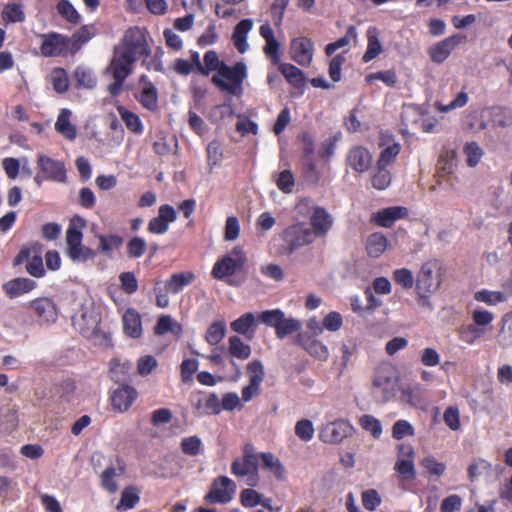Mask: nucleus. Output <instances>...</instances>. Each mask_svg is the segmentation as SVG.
I'll use <instances>...</instances> for the list:
<instances>
[{"label": "nucleus", "instance_id": "nucleus-51", "mask_svg": "<svg viewBox=\"0 0 512 512\" xmlns=\"http://www.w3.org/2000/svg\"><path fill=\"white\" fill-rule=\"evenodd\" d=\"M401 150L399 143L393 142L385 147L381 153L377 162V167H387L396 159L397 155Z\"/></svg>", "mask_w": 512, "mask_h": 512}, {"label": "nucleus", "instance_id": "nucleus-58", "mask_svg": "<svg viewBox=\"0 0 512 512\" xmlns=\"http://www.w3.org/2000/svg\"><path fill=\"white\" fill-rule=\"evenodd\" d=\"M314 433L313 423L308 419L299 420L295 425V434L304 442L311 441Z\"/></svg>", "mask_w": 512, "mask_h": 512}, {"label": "nucleus", "instance_id": "nucleus-40", "mask_svg": "<svg viewBox=\"0 0 512 512\" xmlns=\"http://www.w3.org/2000/svg\"><path fill=\"white\" fill-rule=\"evenodd\" d=\"M501 322L497 340L502 347H509L512 345V312L505 314Z\"/></svg>", "mask_w": 512, "mask_h": 512}, {"label": "nucleus", "instance_id": "nucleus-32", "mask_svg": "<svg viewBox=\"0 0 512 512\" xmlns=\"http://www.w3.org/2000/svg\"><path fill=\"white\" fill-rule=\"evenodd\" d=\"M383 51L382 44L378 38V30L375 27H369L367 30V49L363 55L365 63L376 58Z\"/></svg>", "mask_w": 512, "mask_h": 512}, {"label": "nucleus", "instance_id": "nucleus-11", "mask_svg": "<svg viewBox=\"0 0 512 512\" xmlns=\"http://www.w3.org/2000/svg\"><path fill=\"white\" fill-rule=\"evenodd\" d=\"M466 41L467 37L464 34L456 33L430 46L427 53L433 63L441 64L459 45Z\"/></svg>", "mask_w": 512, "mask_h": 512}, {"label": "nucleus", "instance_id": "nucleus-21", "mask_svg": "<svg viewBox=\"0 0 512 512\" xmlns=\"http://www.w3.org/2000/svg\"><path fill=\"white\" fill-rule=\"evenodd\" d=\"M30 307L35 311L41 324L51 325L58 318L56 305L49 298L35 299L30 302Z\"/></svg>", "mask_w": 512, "mask_h": 512}, {"label": "nucleus", "instance_id": "nucleus-57", "mask_svg": "<svg viewBox=\"0 0 512 512\" xmlns=\"http://www.w3.org/2000/svg\"><path fill=\"white\" fill-rule=\"evenodd\" d=\"M122 469L116 470L113 467L106 468L101 475V483L104 489L115 492L118 488L115 477L121 475Z\"/></svg>", "mask_w": 512, "mask_h": 512}, {"label": "nucleus", "instance_id": "nucleus-64", "mask_svg": "<svg viewBox=\"0 0 512 512\" xmlns=\"http://www.w3.org/2000/svg\"><path fill=\"white\" fill-rule=\"evenodd\" d=\"M276 185L283 193H291L295 185V179L292 172L290 170L282 171L276 179Z\"/></svg>", "mask_w": 512, "mask_h": 512}, {"label": "nucleus", "instance_id": "nucleus-18", "mask_svg": "<svg viewBox=\"0 0 512 512\" xmlns=\"http://www.w3.org/2000/svg\"><path fill=\"white\" fill-rule=\"evenodd\" d=\"M402 122L406 127H409L410 125L418 126L426 133L433 132L437 125V120L435 118L424 117L419 109L414 106H407L403 109Z\"/></svg>", "mask_w": 512, "mask_h": 512}, {"label": "nucleus", "instance_id": "nucleus-56", "mask_svg": "<svg viewBox=\"0 0 512 512\" xmlns=\"http://www.w3.org/2000/svg\"><path fill=\"white\" fill-rule=\"evenodd\" d=\"M464 153L466 155V162L470 167L478 165L483 156V150L476 142L466 143Z\"/></svg>", "mask_w": 512, "mask_h": 512}, {"label": "nucleus", "instance_id": "nucleus-37", "mask_svg": "<svg viewBox=\"0 0 512 512\" xmlns=\"http://www.w3.org/2000/svg\"><path fill=\"white\" fill-rule=\"evenodd\" d=\"M278 64L280 72L291 85L299 87L304 83V74L299 68L289 63Z\"/></svg>", "mask_w": 512, "mask_h": 512}, {"label": "nucleus", "instance_id": "nucleus-13", "mask_svg": "<svg viewBox=\"0 0 512 512\" xmlns=\"http://www.w3.org/2000/svg\"><path fill=\"white\" fill-rule=\"evenodd\" d=\"M353 427L349 421L338 419L326 424L320 431L321 441L329 444H339L352 433Z\"/></svg>", "mask_w": 512, "mask_h": 512}, {"label": "nucleus", "instance_id": "nucleus-49", "mask_svg": "<svg viewBox=\"0 0 512 512\" xmlns=\"http://www.w3.org/2000/svg\"><path fill=\"white\" fill-rule=\"evenodd\" d=\"M423 388L416 384L402 390L401 399L410 406H418L422 402Z\"/></svg>", "mask_w": 512, "mask_h": 512}, {"label": "nucleus", "instance_id": "nucleus-25", "mask_svg": "<svg viewBox=\"0 0 512 512\" xmlns=\"http://www.w3.org/2000/svg\"><path fill=\"white\" fill-rule=\"evenodd\" d=\"M138 396L137 391L131 386H122L114 390L111 395V403L119 412L127 411Z\"/></svg>", "mask_w": 512, "mask_h": 512}, {"label": "nucleus", "instance_id": "nucleus-44", "mask_svg": "<svg viewBox=\"0 0 512 512\" xmlns=\"http://www.w3.org/2000/svg\"><path fill=\"white\" fill-rule=\"evenodd\" d=\"M168 332L179 335L182 332V328L171 316L163 315L158 319L155 327V333L157 335H164Z\"/></svg>", "mask_w": 512, "mask_h": 512}, {"label": "nucleus", "instance_id": "nucleus-12", "mask_svg": "<svg viewBox=\"0 0 512 512\" xmlns=\"http://www.w3.org/2000/svg\"><path fill=\"white\" fill-rule=\"evenodd\" d=\"M236 492V484L226 476L216 478L209 493L205 496L209 503L226 504L230 502Z\"/></svg>", "mask_w": 512, "mask_h": 512}, {"label": "nucleus", "instance_id": "nucleus-22", "mask_svg": "<svg viewBox=\"0 0 512 512\" xmlns=\"http://www.w3.org/2000/svg\"><path fill=\"white\" fill-rule=\"evenodd\" d=\"M37 164L46 178L58 182L65 181L66 171L62 162L40 153L37 157Z\"/></svg>", "mask_w": 512, "mask_h": 512}, {"label": "nucleus", "instance_id": "nucleus-39", "mask_svg": "<svg viewBox=\"0 0 512 512\" xmlns=\"http://www.w3.org/2000/svg\"><path fill=\"white\" fill-rule=\"evenodd\" d=\"M302 324L299 320L294 318H287L285 313L279 322V326L275 329V333L279 339H284L286 336L300 330Z\"/></svg>", "mask_w": 512, "mask_h": 512}, {"label": "nucleus", "instance_id": "nucleus-53", "mask_svg": "<svg viewBox=\"0 0 512 512\" xmlns=\"http://www.w3.org/2000/svg\"><path fill=\"white\" fill-rule=\"evenodd\" d=\"M415 459H397L394 469L399 475L406 480H413L416 477Z\"/></svg>", "mask_w": 512, "mask_h": 512}, {"label": "nucleus", "instance_id": "nucleus-28", "mask_svg": "<svg viewBox=\"0 0 512 512\" xmlns=\"http://www.w3.org/2000/svg\"><path fill=\"white\" fill-rule=\"evenodd\" d=\"M124 333L132 338L142 334V321L140 314L133 308H128L122 315Z\"/></svg>", "mask_w": 512, "mask_h": 512}, {"label": "nucleus", "instance_id": "nucleus-48", "mask_svg": "<svg viewBox=\"0 0 512 512\" xmlns=\"http://www.w3.org/2000/svg\"><path fill=\"white\" fill-rule=\"evenodd\" d=\"M359 425L362 429L369 432L374 438H379L382 434L381 422L372 415H362L359 418Z\"/></svg>", "mask_w": 512, "mask_h": 512}, {"label": "nucleus", "instance_id": "nucleus-17", "mask_svg": "<svg viewBox=\"0 0 512 512\" xmlns=\"http://www.w3.org/2000/svg\"><path fill=\"white\" fill-rule=\"evenodd\" d=\"M74 326L86 337L93 335L99 328L100 316L93 307H83L74 317Z\"/></svg>", "mask_w": 512, "mask_h": 512}, {"label": "nucleus", "instance_id": "nucleus-34", "mask_svg": "<svg viewBox=\"0 0 512 512\" xmlns=\"http://www.w3.org/2000/svg\"><path fill=\"white\" fill-rule=\"evenodd\" d=\"M388 247L387 238L381 233L371 234L366 241V250L369 256L378 258Z\"/></svg>", "mask_w": 512, "mask_h": 512}, {"label": "nucleus", "instance_id": "nucleus-15", "mask_svg": "<svg viewBox=\"0 0 512 512\" xmlns=\"http://www.w3.org/2000/svg\"><path fill=\"white\" fill-rule=\"evenodd\" d=\"M228 353L230 356V364L235 368L234 381H238L242 377L240 366L235 360L245 361L252 353L250 345L246 344L239 336H231L228 339Z\"/></svg>", "mask_w": 512, "mask_h": 512}, {"label": "nucleus", "instance_id": "nucleus-16", "mask_svg": "<svg viewBox=\"0 0 512 512\" xmlns=\"http://www.w3.org/2000/svg\"><path fill=\"white\" fill-rule=\"evenodd\" d=\"M137 60L115 48L113 58L107 68V71L113 75L114 79L125 80L133 71V65Z\"/></svg>", "mask_w": 512, "mask_h": 512}, {"label": "nucleus", "instance_id": "nucleus-24", "mask_svg": "<svg viewBox=\"0 0 512 512\" xmlns=\"http://www.w3.org/2000/svg\"><path fill=\"white\" fill-rule=\"evenodd\" d=\"M72 111L62 108L57 116L54 128L63 138L72 142L77 138V127L72 123Z\"/></svg>", "mask_w": 512, "mask_h": 512}, {"label": "nucleus", "instance_id": "nucleus-35", "mask_svg": "<svg viewBox=\"0 0 512 512\" xmlns=\"http://www.w3.org/2000/svg\"><path fill=\"white\" fill-rule=\"evenodd\" d=\"M74 78L78 88L93 89L97 85V77L94 72L85 66H79L75 69Z\"/></svg>", "mask_w": 512, "mask_h": 512}, {"label": "nucleus", "instance_id": "nucleus-9", "mask_svg": "<svg viewBox=\"0 0 512 512\" xmlns=\"http://www.w3.org/2000/svg\"><path fill=\"white\" fill-rule=\"evenodd\" d=\"M316 237L305 222H297L287 227L283 232V241L289 253L311 244Z\"/></svg>", "mask_w": 512, "mask_h": 512}, {"label": "nucleus", "instance_id": "nucleus-20", "mask_svg": "<svg viewBox=\"0 0 512 512\" xmlns=\"http://www.w3.org/2000/svg\"><path fill=\"white\" fill-rule=\"evenodd\" d=\"M42 37L41 53L43 56L53 57L67 52L69 48V40L67 37L57 33L43 35Z\"/></svg>", "mask_w": 512, "mask_h": 512}, {"label": "nucleus", "instance_id": "nucleus-46", "mask_svg": "<svg viewBox=\"0 0 512 512\" xmlns=\"http://www.w3.org/2000/svg\"><path fill=\"white\" fill-rule=\"evenodd\" d=\"M50 82L58 93H64L69 87V78L66 71L62 68H55L50 73Z\"/></svg>", "mask_w": 512, "mask_h": 512}, {"label": "nucleus", "instance_id": "nucleus-2", "mask_svg": "<svg viewBox=\"0 0 512 512\" xmlns=\"http://www.w3.org/2000/svg\"><path fill=\"white\" fill-rule=\"evenodd\" d=\"M247 77V67L243 62L234 66L222 64L219 71L212 77V82L222 91L233 96H239L243 91V81Z\"/></svg>", "mask_w": 512, "mask_h": 512}, {"label": "nucleus", "instance_id": "nucleus-8", "mask_svg": "<svg viewBox=\"0 0 512 512\" xmlns=\"http://www.w3.org/2000/svg\"><path fill=\"white\" fill-rule=\"evenodd\" d=\"M116 48L122 52H126L129 56H133L136 60L138 57L148 56L150 54L146 32L139 28H130L127 30L122 43Z\"/></svg>", "mask_w": 512, "mask_h": 512}, {"label": "nucleus", "instance_id": "nucleus-43", "mask_svg": "<svg viewBox=\"0 0 512 512\" xmlns=\"http://www.w3.org/2000/svg\"><path fill=\"white\" fill-rule=\"evenodd\" d=\"M226 334V323L225 321H215L207 329L205 334V340L210 345L219 344Z\"/></svg>", "mask_w": 512, "mask_h": 512}, {"label": "nucleus", "instance_id": "nucleus-59", "mask_svg": "<svg viewBox=\"0 0 512 512\" xmlns=\"http://www.w3.org/2000/svg\"><path fill=\"white\" fill-rule=\"evenodd\" d=\"M131 369L132 363L130 361L120 362L118 359L111 361V374L115 381L125 380Z\"/></svg>", "mask_w": 512, "mask_h": 512}, {"label": "nucleus", "instance_id": "nucleus-52", "mask_svg": "<svg viewBox=\"0 0 512 512\" xmlns=\"http://www.w3.org/2000/svg\"><path fill=\"white\" fill-rule=\"evenodd\" d=\"M98 240H99V249L106 255H111L112 252L114 250L118 249L123 242L122 237H120L118 235H109V236L99 235Z\"/></svg>", "mask_w": 512, "mask_h": 512}, {"label": "nucleus", "instance_id": "nucleus-23", "mask_svg": "<svg viewBox=\"0 0 512 512\" xmlns=\"http://www.w3.org/2000/svg\"><path fill=\"white\" fill-rule=\"evenodd\" d=\"M347 163L354 171L364 173L372 165V155L367 148L356 146L348 152Z\"/></svg>", "mask_w": 512, "mask_h": 512}, {"label": "nucleus", "instance_id": "nucleus-30", "mask_svg": "<svg viewBox=\"0 0 512 512\" xmlns=\"http://www.w3.org/2000/svg\"><path fill=\"white\" fill-rule=\"evenodd\" d=\"M258 324L256 316L249 312L240 316L238 319L231 323V329L239 334L246 336L248 339H252Z\"/></svg>", "mask_w": 512, "mask_h": 512}, {"label": "nucleus", "instance_id": "nucleus-41", "mask_svg": "<svg viewBox=\"0 0 512 512\" xmlns=\"http://www.w3.org/2000/svg\"><path fill=\"white\" fill-rule=\"evenodd\" d=\"M2 18L5 23L23 22L25 20L23 6L19 3H8L3 8Z\"/></svg>", "mask_w": 512, "mask_h": 512}, {"label": "nucleus", "instance_id": "nucleus-55", "mask_svg": "<svg viewBox=\"0 0 512 512\" xmlns=\"http://www.w3.org/2000/svg\"><path fill=\"white\" fill-rule=\"evenodd\" d=\"M181 449L183 453L189 456H197L201 454L203 450V444L198 436H190L182 439Z\"/></svg>", "mask_w": 512, "mask_h": 512}, {"label": "nucleus", "instance_id": "nucleus-47", "mask_svg": "<svg viewBox=\"0 0 512 512\" xmlns=\"http://www.w3.org/2000/svg\"><path fill=\"white\" fill-rule=\"evenodd\" d=\"M420 465L432 476L440 478L446 471V465L439 462L434 456L429 455L424 457Z\"/></svg>", "mask_w": 512, "mask_h": 512}, {"label": "nucleus", "instance_id": "nucleus-14", "mask_svg": "<svg viewBox=\"0 0 512 512\" xmlns=\"http://www.w3.org/2000/svg\"><path fill=\"white\" fill-rule=\"evenodd\" d=\"M290 57L300 66L307 67L311 64L314 55V43L310 38L301 36L291 40Z\"/></svg>", "mask_w": 512, "mask_h": 512}, {"label": "nucleus", "instance_id": "nucleus-45", "mask_svg": "<svg viewBox=\"0 0 512 512\" xmlns=\"http://www.w3.org/2000/svg\"><path fill=\"white\" fill-rule=\"evenodd\" d=\"M486 333L485 328L477 327L473 324L463 326L459 329V338L468 345H473Z\"/></svg>", "mask_w": 512, "mask_h": 512}, {"label": "nucleus", "instance_id": "nucleus-31", "mask_svg": "<svg viewBox=\"0 0 512 512\" xmlns=\"http://www.w3.org/2000/svg\"><path fill=\"white\" fill-rule=\"evenodd\" d=\"M406 213L407 210L403 207H388L377 212L374 216V220L380 226L390 227L396 220L403 218Z\"/></svg>", "mask_w": 512, "mask_h": 512}, {"label": "nucleus", "instance_id": "nucleus-19", "mask_svg": "<svg viewBox=\"0 0 512 512\" xmlns=\"http://www.w3.org/2000/svg\"><path fill=\"white\" fill-rule=\"evenodd\" d=\"M137 99L145 109L152 112L158 110V90L145 75L140 77Z\"/></svg>", "mask_w": 512, "mask_h": 512}, {"label": "nucleus", "instance_id": "nucleus-4", "mask_svg": "<svg viewBox=\"0 0 512 512\" xmlns=\"http://www.w3.org/2000/svg\"><path fill=\"white\" fill-rule=\"evenodd\" d=\"M397 382L396 370L391 364L379 365L372 382L373 396L381 402L390 401L396 395Z\"/></svg>", "mask_w": 512, "mask_h": 512}, {"label": "nucleus", "instance_id": "nucleus-62", "mask_svg": "<svg viewBox=\"0 0 512 512\" xmlns=\"http://www.w3.org/2000/svg\"><path fill=\"white\" fill-rule=\"evenodd\" d=\"M247 372L249 375V382L260 384L264 380L265 372L264 366L260 360H253L247 365Z\"/></svg>", "mask_w": 512, "mask_h": 512}, {"label": "nucleus", "instance_id": "nucleus-27", "mask_svg": "<svg viewBox=\"0 0 512 512\" xmlns=\"http://www.w3.org/2000/svg\"><path fill=\"white\" fill-rule=\"evenodd\" d=\"M253 26L254 23L252 19H243L235 26L232 41L238 52L245 53L248 50L249 44L247 37L249 32L253 29Z\"/></svg>", "mask_w": 512, "mask_h": 512}, {"label": "nucleus", "instance_id": "nucleus-60", "mask_svg": "<svg viewBox=\"0 0 512 512\" xmlns=\"http://www.w3.org/2000/svg\"><path fill=\"white\" fill-rule=\"evenodd\" d=\"M147 249L146 241L141 237H134L127 243V255L130 258L141 257Z\"/></svg>", "mask_w": 512, "mask_h": 512}, {"label": "nucleus", "instance_id": "nucleus-36", "mask_svg": "<svg viewBox=\"0 0 512 512\" xmlns=\"http://www.w3.org/2000/svg\"><path fill=\"white\" fill-rule=\"evenodd\" d=\"M117 111H118L119 116L121 117L122 121L125 123L126 127L131 132L136 133V134H142V132L144 130V126H143V123L140 120L138 115L127 110L123 106H119L117 108Z\"/></svg>", "mask_w": 512, "mask_h": 512}, {"label": "nucleus", "instance_id": "nucleus-3", "mask_svg": "<svg viewBox=\"0 0 512 512\" xmlns=\"http://www.w3.org/2000/svg\"><path fill=\"white\" fill-rule=\"evenodd\" d=\"M85 226V220L80 217L72 219L67 231V255L75 262H85L95 257V252L82 245V228Z\"/></svg>", "mask_w": 512, "mask_h": 512}, {"label": "nucleus", "instance_id": "nucleus-54", "mask_svg": "<svg viewBox=\"0 0 512 512\" xmlns=\"http://www.w3.org/2000/svg\"><path fill=\"white\" fill-rule=\"evenodd\" d=\"M139 501L138 491L133 487H128L123 490L121 499L117 504L118 510L132 509Z\"/></svg>", "mask_w": 512, "mask_h": 512}, {"label": "nucleus", "instance_id": "nucleus-10", "mask_svg": "<svg viewBox=\"0 0 512 512\" xmlns=\"http://www.w3.org/2000/svg\"><path fill=\"white\" fill-rule=\"evenodd\" d=\"M246 256L241 247L233 248L226 256L218 260L212 270L216 279H223L238 272L244 265Z\"/></svg>", "mask_w": 512, "mask_h": 512}, {"label": "nucleus", "instance_id": "nucleus-61", "mask_svg": "<svg viewBox=\"0 0 512 512\" xmlns=\"http://www.w3.org/2000/svg\"><path fill=\"white\" fill-rule=\"evenodd\" d=\"M473 325L485 328L489 326L494 320V314L483 308H476L472 311Z\"/></svg>", "mask_w": 512, "mask_h": 512}, {"label": "nucleus", "instance_id": "nucleus-26", "mask_svg": "<svg viewBox=\"0 0 512 512\" xmlns=\"http://www.w3.org/2000/svg\"><path fill=\"white\" fill-rule=\"evenodd\" d=\"M297 342L302 346L312 357L326 361L329 357V350L327 346L320 340H317L306 333H300Z\"/></svg>", "mask_w": 512, "mask_h": 512}, {"label": "nucleus", "instance_id": "nucleus-6", "mask_svg": "<svg viewBox=\"0 0 512 512\" xmlns=\"http://www.w3.org/2000/svg\"><path fill=\"white\" fill-rule=\"evenodd\" d=\"M258 462L259 456L251 446L246 445L243 450V457L236 458L232 462L231 473L237 477L245 478L246 484L254 487L260 480Z\"/></svg>", "mask_w": 512, "mask_h": 512}, {"label": "nucleus", "instance_id": "nucleus-7", "mask_svg": "<svg viewBox=\"0 0 512 512\" xmlns=\"http://www.w3.org/2000/svg\"><path fill=\"white\" fill-rule=\"evenodd\" d=\"M443 268L437 260L422 264L416 278V291L436 293L443 281Z\"/></svg>", "mask_w": 512, "mask_h": 512}, {"label": "nucleus", "instance_id": "nucleus-38", "mask_svg": "<svg viewBox=\"0 0 512 512\" xmlns=\"http://www.w3.org/2000/svg\"><path fill=\"white\" fill-rule=\"evenodd\" d=\"M59 15L72 25L81 22V15L68 0H60L56 6Z\"/></svg>", "mask_w": 512, "mask_h": 512}, {"label": "nucleus", "instance_id": "nucleus-50", "mask_svg": "<svg viewBox=\"0 0 512 512\" xmlns=\"http://www.w3.org/2000/svg\"><path fill=\"white\" fill-rule=\"evenodd\" d=\"M357 38V32L355 27L350 26L347 29L346 34L339 38L337 41L329 43L326 48L325 52L328 56L332 55L335 51H337L340 48H343L351 43L352 40H355Z\"/></svg>", "mask_w": 512, "mask_h": 512}, {"label": "nucleus", "instance_id": "nucleus-63", "mask_svg": "<svg viewBox=\"0 0 512 512\" xmlns=\"http://www.w3.org/2000/svg\"><path fill=\"white\" fill-rule=\"evenodd\" d=\"M158 366L157 359L152 355H145L139 358L137 362V370L141 376L151 374Z\"/></svg>", "mask_w": 512, "mask_h": 512}, {"label": "nucleus", "instance_id": "nucleus-42", "mask_svg": "<svg viewBox=\"0 0 512 512\" xmlns=\"http://www.w3.org/2000/svg\"><path fill=\"white\" fill-rule=\"evenodd\" d=\"M260 457L264 467L267 468L277 479H285V468L278 458L271 453H263Z\"/></svg>", "mask_w": 512, "mask_h": 512}, {"label": "nucleus", "instance_id": "nucleus-5", "mask_svg": "<svg viewBox=\"0 0 512 512\" xmlns=\"http://www.w3.org/2000/svg\"><path fill=\"white\" fill-rule=\"evenodd\" d=\"M194 280V273L191 271H185L172 274L171 277L164 283L157 282L154 287L156 305L160 308L168 307L170 303L168 294L180 293L186 286L190 285Z\"/></svg>", "mask_w": 512, "mask_h": 512}, {"label": "nucleus", "instance_id": "nucleus-1", "mask_svg": "<svg viewBox=\"0 0 512 512\" xmlns=\"http://www.w3.org/2000/svg\"><path fill=\"white\" fill-rule=\"evenodd\" d=\"M296 211L300 216L309 217V227L316 238L325 237L333 226L332 215L324 207L316 205L310 198L299 200Z\"/></svg>", "mask_w": 512, "mask_h": 512}, {"label": "nucleus", "instance_id": "nucleus-29", "mask_svg": "<svg viewBox=\"0 0 512 512\" xmlns=\"http://www.w3.org/2000/svg\"><path fill=\"white\" fill-rule=\"evenodd\" d=\"M36 287V282L29 278L19 277L6 282L3 290L9 298H16L32 291Z\"/></svg>", "mask_w": 512, "mask_h": 512}, {"label": "nucleus", "instance_id": "nucleus-33", "mask_svg": "<svg viewBox=\"0 0 512 512\" xmlns=\"http://www.w3.org/2000/svg\"><path fill=\"white\" fill-rule=\"evenodd\" d=\"M474 299L488 306H496L506 302L508 295L500 290L480 289L474 293Z\"/></svg>", "mask_w": 512, "mask_h": 512}]
</instances>
